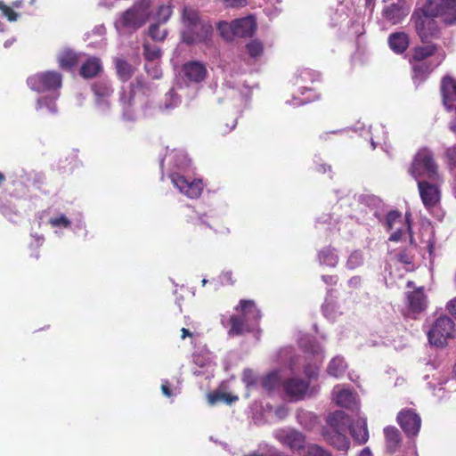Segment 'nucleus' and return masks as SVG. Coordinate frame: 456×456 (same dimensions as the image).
Instances as JSON below:
<instances>
[{
    "instance_id": "f257e3e1",
    "label": "nucleus",
    "mask_w": 456,
    "mask_h": 456,
    "mask_svg": "<svg viewBox=\"0 0 456 456\" xmlns=\"http://www.w3.org/2000/svg\"><path fill=\"white\" fill-rule=\"evenodd\" d=\"M435 18L444 25L456 26V0H427L423 8L414 11L411 21L415 28H425Z\"/></svg>"
},
{
    "instance_id": "f03ea898",
    "label": "nucleus",
    "mask_w": 456,
    "mask_h": 456,
    "mask_svg": "<svg viewBox=\"0 0 456 456\" xmlns=\"http://www.w3.org/2000/svg\"><path fill=\"white\" fill-rule=\"evenodd\" d=\"M61 75L56 71H45L30 76L27 79L29 88L38 93L51 92L52 96L40 97L37 101V110H45L49 113H56L55 101L58 94L55 91L61 86Z\"/></svg>"
},
{
    "instance_id": "7ed1b4c3",
    "label": "nucleus",
    "mask_w": 456,
    "mask_h": 456,
    "mask_svg": "<svg viewBox=\"0 0 456 456\" xmlns=\"http://www.w3.org/2000/svg\"><path fill=\"white\" fill-rule=\"evenodd\" d=\"M237 310L241 311V316L232 315L230 319V336H239L251 331L258 323L261 314L252 300H240Z\"/></svg>"
},
{
    "instance_id": "20e7f679",
    "label": "nucleus",
    "mask_w": 456,
    "mask_h": 456,
    "mask_svg": "<svg viewBox=\"0 0 456 456\" xmlns=\"http://www.w3.org/2000/svg\"><path fill=\"white\" fill-rule=\"evenodd\" d=\"M409 173L418 182L430 180L436 183L440 180L437 165L432 152L427 148L417 152Z\"/></svg>"
},
{
    "instance_id": "39448f33",
    "label": "nucleus",
    "mask_w": 456,
    "mask_h": 456,
    "mask_svg": "<svg viewBox=\"0 0 456 456\" xmlns=\"http://www.w3.org/2000/svg\"><path fill=\"white\" fill-rule=\"evenodd\" d=\"M152 90L153 88L151 84L136 79V83L131 86L128 92L125 90L121 92L119 102L122 106V115L125 120L132 121L135 119L134 107L142 102L144 96L152 92Z\"/></svg>"
},
{
    "instance_id": "423d86ee",
    "label": "nucleus",
    "mask_w": 456,
    "mask_h": 456,
    "mask_svg": "<svg viewBox=\"0 0 456 456\" xmlns=\"http://www.w3.org/2000/svg\"><path fill=\"white\" fill-rule=\"evenodd\" d=\"M456 332L455 323L447 315H440L430 321L427 328L428 342L437 347H444L453 338Z\"/></svg>"
},
{
    "instance_id": "0eeeda50",
    "label": "nucleus",
    "mask_w": 456,
    "mask_h": 456,
    "mask_svg": "<svg viewBox=\"0 0 456 456\" xmlns=\"http://www.w3.org/2000/svg\"><path fill=\"white\" fill-rule=\"evenodd\" d=\"M383 224L387 231L392 232L389 240L398 242L408 239L410 244H414L409 219L403 217L400 212L396 210L389 211Z\"/></svg>"
},
{
    "instance_id": "6e6552de",
    "label": "nucleus",
    "mask_w": 456,
    "mask_h": 456,
    "mask_svg": "<svg viewBox=\"0 0 456 456\" xmlns=\"http://www.w3.org/2000/svg\"><path fill=\"white\" fill-rule=\"evenodd\" d=\"M151 0H140L124 12L118 20H116V27L139 28L142 27L149 19V9Z\"/></svg>"
},
{
    "instance_id": "1a4fd4ad",
    "label": "nucleus",
    "mask_w": 456,
    "mask_h": 456,
    "mask_svg": "<svg viewBox=\"0 0 456 456\" xmlns=\"http://www.w3.org/2000/svg\"><path fill=\"white\" fill-rule=\"evenodd\" d=\"M169 177L179 191L188 198L195 199L201 194L203 189L201 180L187 178L176 171L170 172Z\"/></svg>"
},
{
    "instance_id": "9d476101",
    "label": "nucleus",
    "mask_w": 456,
    "mask_h": 456,
    "mask_svg": "<svg viewBox=\"0 0 456 456\" xmlns=\"http://www.w3.org/2000/svg\"><path fill=\"white\" fill-rule=\"evenodd\" d=\"M332 400L339 407L346 408L352 411H357L360 407L357 395L352 390L345 388L341 385L334 387L332 391Z\"/></svg>"
},
{
    "instance_id": "9b49d317",
    "label": "nucleus",
    "mask_w": 456,
    "mask_h": 456,
    "mask_svg": "<svg viewBox=\"0 0 456 456\" xmlns=\"http://www.w3.org/2000/svg\"><path fill=\"white\" fill-rule=\"evenodd\" d=\"M276 437L281 443L287 445L299 455L301 452H305L307 445L305 444V436L295 429L279 430L276 433Z\"/></svg>"
},
{
    "instance_id": "f8f14e48",
    "label": "nucleus",
    "mask_w": 456,
    "mask_h": 456,
    "mask_svg": "<svg viewBox=\"0 0 456 456\" xmlns=\"http://www.w3.org/2000/svg\"><path fill=\"white\" fill-rule=\"evenodd\" d=\"M397 421L408 436H414L419 432L421 419L411 410L400 411L397 416Z\"/></svg>"
},
{
    "instance_id": "ddd939ff",
    "label": "nucleus",
    "mask_w": 456,
    "mask_h": 456,
    "mask_svg": "<svg viewBox=\"0 0 456 456\" xmlns=\"http://www.w3.org/2000/svg\"><path fill=\"white\" fill-rule=\"evenodd\" d=\"M93 91L95 96V102L97 108L102 111L105 112L110 108L109 98L113 93V89L107 80H100L93 85Z\"/></svg>"
},
{
    "instance_id": "4468645a",
    "label": "nucleus",
    "mask_w": 456,
    "mask_h": 456,
    "mask_svg": "<svg viewBox=\"0 0 456 456\" xmlns=\"http://www.w3.org/2000/svg\"><path fill=\"white\" fill-rule=\"evenodd\" d=\"M282 387L285 394L290 399L297 401L303 399L306 395L309 382L297 377H292L285 380Z\"/></svg>"
},
{
    "instance_id": "2eb2a0df",
    "label": "nucleus",
    "mask_w": 456,
    "mask_h": 456,
    "mask_svg": "<svg viewBox=\"0 0 456 456\" xmlns=\"http://www.w3.org/2000/svg\"><path fill=\"white\" fill-rule=\"evenodd\" d=\"M418 188L426 208H432L440 200V191L437 185L431 184L424 180L418 182Z\"/></svg>"
},
{
    "instance_id": "dca6fc26",
    "label": "nucleus",
    "mask_w": 456,
    "mask_h": 456,
    "mask_svg": "<svg viewBox=\"0 0 456 456\" xmlns=\"http://www.w3.org/2000/svg\"><path fill=\"white\" fill-rule=\"evenodd\" d=\"M409 12L405 0H393L383 10V15L386 19L392 21L393 24L400 22Z\"/></svg>"
},
{
    "instance_id": "f3484780",
    "label": "nucleus",
    "mask_w": 456,
    "mask_h": 456,
    "mask_svg": "<svg viewBox=\"0 0 456 456\" xmlns=\"http://www.w3.org/2000/svg\"><path fill=\"white\" fill-rule=\"evenodd\" d=\"M182 73L186 81L200 83L205 78L207 69L205 66L199 61H190L183 65Z\"/></svg>"
},
{
    "instance_id": "a211bd4d",
    "label": "nucleus",
    "mask_w": 456,
    "mask_h": 456,
    "mask_svg": "<svg viewBox=\"0 0 456 456\" xmlns=\"http://www.w3.org/2000/svg\"><path fill=\"white\" fill-rule=\"evenodd\" d=\"M441 91L445 108L456 110V80L451 77H444L442 80Z\"/></svg>"
},
{
    "instance_id": "6ab92c4d",
    "label": "nucleus",
    "mask_w": 456,
    "mask_h": 456,
    "mask_svg": "<svg viewBox=\"0 0 456 456\" xmlns=\"http://www.w3.org/2000/svg\"><path fill=\"white\" fill-rule=\"evenodd\" d=\"M319 78L318 72L306 68L300 69L295 74V85L300 86L301 94L304 95L306 92H312V89L308 88L306 85L318 81Z\"/></svg>"
},
{
    "instance_id": "aec40b11",
    "label": "nucleus",
    "mask_w": 456,
    "mask_h": 456,
    "mask_svg": "<svg viewBox=\"0 0 456 456\" xmlns=\"http://www.w3.org/2000/svg\"><path fill=\"white\" fill-rule=\"evenodd\" d=\"M409 309L414 314H419L428 307V298L424 294L423 288H419L407 294Z\"/></svg>"
},
{
    "instance_id": "412c9836",
    "label": "nucleus",
    "mask_w": 456,
    "mask_h": 456,
    "mask_svg": "<svg viewBox=\"0 0 456 456\" xmlns=\"http://www.w3.org/2000/svg\"><path fill=\"white\" fill-rule=\"evenodd\" d=\"M212 37V30H183L182 40L187 45H208Z\"/></svg>"
},
{
    "instance_id": "4be33fe9",
    "label": "nucleus",
    "mask_w": 456,
    "mask_h": 456,
    "mask_svg": "<svg viewBox=\"0 0 456 456\" xmlns=\"http://www.w3.org/2000/svg\"><path fill=\"white\" fill-rule=\"evenodd\" d=\"M444 53H441L437 55V62L434 67H430L426 62L418 61L419 63L412 65L413 76L412 78L414 83L422 82L426 79L428 75L434 69L435 67L438 66L444 59Z\"/></svg>"
},
{
    "instance_id": "5701e85b",
    "label": "nucleus",
    "mask_w": 456,
    "mask_h": 456,
    "mask_svg": "<svg viewBox=\"0 0 456 456\" xmlns=\"http://www.w3.org/2000/svg\"><path fill=\"white\" fill-rule=\"evenodd\" d=\"M328 430L346 432L348 428V419L343 411H336L330 413L327 419Z\"/></svg>"
},
{
    "instance_id": "b1692460",
    "label": "nucleus",
    "mask_w": 456,
    "mask_h": 456,
    "mask_svg": "<svg viewBox=\"0 0 456 456\" xmlns=\"http://www.w3.org/2000/svg\"><path fill=\"white\" fill-rule=\"evenodd\" d=\"M256 22L255 16L248 15L246 17L236 19L230 24L224 20H220L216 24V28H256Z\"/></svg>"
},
{
    "instance_id": "393cba45",
    "label": "nucleus",
    "mask_w": 456,
    "mask_h": 456,
    "mask_svg": "<svg viewBox=\"0 0 456 456\" xmlns=\"http://www.w3.org/2000/svg\"><path fill=\"white\" fill-rule=\"evenodd\" d=\"M388 45L394 53H403L409 45L408 35L403 31L395 32L389 36Z\"/></svg>"
},
{
    "instance_id": "a878e982",
    "label": "nucleus",
    "mask_w": 456,
    "mask_h": 456,
    "mask_svg": "<svg viewBox=\"0 0 456 456\" xmlns=\"http://www.w3.org/2000/svg\"><path fill=\"white\" fill-rule=\"evenodd\" d=\"M166 159L168 160V163L173 166L171 172L184 170L190 165V159L186 153L182 150L172 151Z\"/></svg>"
},
{
    "instance_id": "bb28decb",
    "label": "nucleus",
    "mask_w": 456,
    "mask_h": 456,
    "mask_svg": "<svg viewBox=\"0 0 456 456\" xmlns=\"http://www.w3.org/2000/svg\"><path fill=\"white\" fill-rule=\"evenodd\" d=\"M324 436L328 443L338 450L346 451L349 448V442L346 436V432L327 429L324 432Z\"/></svg>"
},
{
    "instance_id": "cd10ccee",
    "label": "nucleus",
    "mask_w": 456,
    "mask_h": 456,
    "mask_svg": "<svg viewBox=\"0 0 456 456\" xmlns=\"http://www.w3.org/2000/svg\"><path fill=\"white\" fill-rule=\"evenodd\" d=\"M102 71V63L96 57H89L82 63L80 74L83 77L90 78L95 77Z\"/></svg>"
},
{
    "instance_id": "c85d7f7f",
    "label": "nucleus",
    "mask_w": 456,
    "mask_h": 456,
    "mask_svg": "<svg viewBox=\"0 0 456 456\" xmlns=\"http://www.w3.org/2000/svg\"><path fill=\"white\" fill-rule=\"evenodd\" d=\"M83 54L71 50H64L58 55L59 65L62 69H71L82 61Z\"/></svg>"
},
{
    "instance_id": "c756f323",
    "label": "nucleus",
    "mask_w": 456,
    "mask_h": 456,
    "mask_svg": "<svg viewBox=\"0 0 456 456\" xmlns=\"http://www.w3.org/2000/svg\"><path fill=\"white\" fill-rule=\"evenodd\" d=\"M347 369V364L340 355L333 357L327 368L328 374L334 378H341Z\"/></svg>"
},
{
    "instance_id": "7c9ffc66",
    "label": "nucleus",
    "mask_w": 456,
    "mask_h": 456,
    "mask_svg": "<svg viewBox=\"0 0 456 456\" xmlns=\"http://www.w3.org/2000/svg\"><path fill=\"white\" fill-rule=\"evenodd\" d=\"M318 258L321 265L330 267H335L338 263L336 250L330 247L322 249L318 254Z\"/></svg>"
},
{
    "instance_id": "2f4dec72",
    "label": "nucleus",
    "mask_w": 456,
    "mask_h": 456,
    "mask_svg": "<svg viewBox=\"0 0 456 456\" xmlns=\"http://www.w3.org/2000/svg\"><path fill=\"white\" fill-rule=\"evenodd\" d=\"M351 435L359 444L368 441L369 433L365 419H360L356 426L351 427Z\"/></svg>"
},
{
    "instance_id": "473e14b6",
    "label": "nucleus",
    "mask_w": 456,
    "mask_h": 456,
    "mask_svg": "<svg viewBox=\"0 0 456 456\" xmlns=\"http://www.w3.org/2000/svg\"><path fill=\"white\" fill-rule=\"evenodd\" d=\"M387 447L391 452H394L399 445L400 443V433L397 428L394 427H387L384 429Z\"/></svg>"
},
{
    "instance_id": "72a5a7b5",
    "label": "nucleus",
    "mask_w": 456,
    "mask_h": 456,
    "mask_svg": "<svg viewBox=\"0 0 456 456\" xmlns=\"http://www.w3.org/2000/svg\"><path fill=\"white\" fill-rule=\"evenodd\" d=\"M172 10L168 5H160L155 14V22L151 24L149 28H158L160 25L166 23L170 18Z\"/></svg>"
},
{
    "instance_id": "f704fd0d",
    "label": "nucleus",
    "mask_w": 456,
    "mask_h": 456,
    "mask_svg": "<svg viewBox=\"0 0 456 456\" xmlns=\"http://www.w3.org/2000/svg\"><path fill=\"white\" fill-rule=\"evenodd\" d=\"M193 363L200 369L208 370L212 367V354L209 352L195 353L192 355Z\"/></svg>"
},
{
    "instance_id": "c9c22d12",
    "label": "nucleus",
    "mask_w": 456,
    "mask_h": 456,
    "mask_svg": "<svg viewBox=\"0 0 456 456\" xmlns=\"http://www.w3.org/2000/svg\"><path fill=\"white\" fill-rule=\"evenodd\" d=\"M364 263V256L361 250H354L347 257L346 267L354 270L362 266Z\"/></svg>"
},
{
    "instance_id": "e433bc0d",
    "label": "nucleus",
    "mask_w": 456,
    "mask_h": 456,
    "mask_svg": "<svg viewBox=\"0 0 456 456\" xmlns=\"http://www.w3.org/2000/svg\"><path fill=\"white\" fill-rule=\"evenodd\" d=\"M254 30H220V36L225 41L233 42L237 37H252Z\"/></svg>"
},
{
    "instance_id": "4c0bfd02",
    "label": "nucleus",
    "mask_w": 456,
    "mask_h": 456,
    "mask_svg": "<svg viewBox=\"0 0 456 456\" xmlns=\"http://www.w3.org/2000/svg\"><path fill=\"white\" fill-rule=\"evenodd\" d=\"M183 20L189 27H197L200 24L198 12L189 7L183 9Z\"/></svg>"
},
{
    "instance_id": "58836bf2",
    "label": "nucleus",
    "mask_w": 456,
    "mask_h": 456,
    "mask_svg": "<svg viewBox=\"0 0 456 456\" xmlns=\"http://www.w3.org/2000/svg\"><path fill=\"white\" fill-rule=\"evenodd\" d=\"M281 381L279 370H273L262 379V386L267 390L274 389Z\"/></svg>"
},
{
    "instance_id": "ea45409f",
    "label": "nucleus",
    "mask_w": 456,
    "mask_h": 456,
    "mask_svg": "<svg viewBox=\"0 0 456 456\" xmlns=\"http://www.w3.org/2000/svg\"><path fill=\"white\" fill-rule=\"evenodd\" d=\"M116 68L118 75L122 80H127L134 73L132 66L124 60H117Z\"/></svg>"
},
{
    "instance_id": "a19ab883",
    "label": "nucleus",
    "mask_w": 456,
    "mask_h": 456,
    "mask_svg": "<svg viewBox=\"0 0 456 456\" xmlns=\"http://www.w3.org/2000/svg\"><path fill=\"white\" fill-rule=\"evenodd\" d=\"M435 52L436 47L434 45L419 46L415 48L412 58L416 61H421L427 57L433 55Z\"/></svg>"
},
{
    "instance_id": "79ce46f5",
    "label": "nucleus",
    "mask_w": 456,
    "mask_h": 456,
    "mask_svg": "<svg viewBox=\"0 0 456 456\" xmlns=\"http://www.w3.org/2000/svg\"><path fill=\"white\" fill-rule=\"evenodd\" d=\"M246 49L251 58H258L263 54L264 45L261 41L253 39L246 45Z\"/></svg>"
},
{
    "instance_id": "37998d69",
    "label": "nucleus",
    "mask_w": 456,
    "mask_h": 456,
    "mask_svg": "<svg viewBox=\"0 0 456 456\" xmlns=\"http://www.w3.org/2000/svg\"><path fill=\"white\" fill-rule=\"evenodd\" d=\"M180 97L175 92L174 89H171L166 95L165 102L163 105H160V109L164 110H170L175 107H177L180 103Z\"/></svg>"
},
{
    "instance_id": "c03bdc74",
    "label": "nucleus",
    "mask_w": 456,
    "mask_h": 456,
    "mask_svg": "<svg viewBox=\"0 0 456 456\" xmlns=\"http://www.w3.org/2000/svg\"><path fill=\"white\" fill-rule=\"evenodd\" d=\"M300 456H331L330 453L325 451L321 446L314 444H308L305 452H300Z\"/></svg>"
},
{
    "instance_id": "a18cd8bd",
    "label": "nucleus",
    "mask_w": 456,
    "mask_h": 456,
    "mask_svg": "<svg viewBox=\"0 0 456 456\" xmlns=\"http://www.w3.org/2000/svg\"><path fill=\"white\" fill-rule=\"evenodd\" d=\"M144 56L149 62H153L155 60L160 57V50L159 47L150 45V44H144Z\"/></svg>"
},
{
    "instance_id": "49530a36",
    "label": "nucleus",
    "mask_w": 456,
    "mask_h": 456,
    "mask_svg": "<svg viewBox=\"0 0 456 456\" xmlns=\"http://www.w3.org/2000/svg\"><path fill=\"white\" fill-rule=\"evenodd\" d=\"M145 69L147 73L155 79L160 78L162 76V71L159 65L156 62H148L145 64Z\"/></svg>"
},
{
    "instance_id": "de8ad7c7",
    "label": "nucleus",
    "mask_w": 456,
    "mask_h": 456,
    "mask_svg": "<svg viewBox=\"0 0 456 456\" xmlns=\"http://www.w3.org/2000/svg\"><path fill=\"white\" fill-rule=\"evenodd\" d=\"M49 224L53 227L62 226L67 228L70 225L71 222L65 215H61L59 216L50 218Z\"/></svg>"
},
{
    "instance_id": "09e8293b",
    "label": "nucleus",
    "mask_w": 456,
    "mask_h": 456,
    "mask_svg": "<svg viewBox=\"0 0 456 456\" xmlns=\"http://www.w3.org/2000/svg\"><path fill=\"white\" fill-rule=\"evenodd\" d=\"M236 400H238L237 396L228 399V398H226L225 395H224V394H210L208 395V402L210 404H215L216 403H217L219 401H224V402H227L228 403H231L232 402L236 401Z\"/></svg>"
},
{
    "instance_id": "8fccbe9b",
    "label": "nucleus",
    "mask_w": 456,
    "mask_h": 456,
    "mask_svg": "<svg viewBox=\"0 0 456 456\" xmlns=\"http://www.w3.org/2000/svg\"><path fill=\"white\" fill-rule=\"evenodd\" d=\"M0 10L3 12V14L10 20L14 21L18 18V13H16L12 8L6 6L4 4L0 2Z\"/></svg>"
},
{
    "instance_id": "3c124183",
    "label": "nucleus",
    "mask_w": 456,
    "mask_h": 456,
    "mask_svg": "<svg viewBox=\"0 0 456 456\" xmlns=\"http://www.w3.org/2000/svg\"><path fill=\"white\" fill-rule=\"evenodd\" d=\"M228 8H241L248 5V0H221Z\"/></svg>"
},
{
    "instance_id": "603ef678",
    "label": "nucleus",
    "mask_w": 456,
    "mask_h": 456,
    "mask_svg": "<svg viewBox=\"0 0 456 456\" xmlns=\"http://www.w3.org/2000/svg\"><path fill=\"white\" fill-rule=\"evenodd\" d=\"M242 379L247 387L255 386L256 384V377L251 370H244Z\"/></svg>"
},
{
    "instance_id": "864d4df0",
    "label": "nucleus",
    "mask_w": 456,
    "mask_h": 456,
    "mask_svg": "<svg viewBox=\"0 0 456 456\" xmlns=\"http://www.w3.org/2000/svg\"><path fill=\"white\" fill-rule=\"evenodd\" d=\"M304 347L307 352L313 354L319 355L322 354V346L316 344L314 341H309L308 345H305Z\"/></svg>"
},
{
    "instance_id": "5fc2aeb1",
    "label": "nucleus",
    "mask_w": 456,
    "mask_h": 456,
    "mask_svg": "<svg viewBox=\"0 0 456 456\" xmlns=\"http://www.w3.org/2000/svg\"><path fill=\"white\" fill-rule=\"evenodd\" d=\"M317 98H318V95L315 94H311L309 96H305L303 99H297V97H294L292 99V102H290V104L293 105V106H299V105H302V104L313 102V101H314Z\"/></svg>"
},
{
    "instance_id": "6e6d98bb",
    "label": "nucleus",
    "mask_w": 456,
    "mask_h": 456,
    "mask_svg": "<svg viewBox=\"0 0 456 456\" xmlns=\"http://www.w3.org/2000/svg\"><path fill=\"white\" fill-rule=\"evenodd\" d=\"M148 37L154 41H161L167 37V30H148Z\"/></svg>"
},
{
    "instance_id": "4d7b16f0",
    "label": "nucleus",
    "mask_w": 456,
    "mask_h": 456,
    "mask_svg": "<svg viewBox=\"0 0 456 456\" xmlns=\"http://www.w3.org/2000/svg\"><path fill=\"white\" fill-rule=\"evenodd\" d=\"M445 156L450 166L456 167V147H451L446 150Z\"/></svg>"
},
{
    "instance_id": "13d9d810",
    "label": "nucleus",
    "mask_w": 456,
    "mask_h": 456,
    "mask_svg": "<svg viewBox=\"0 0 456 456\" xmlns=\"http://www.w3.org/2000/svg\"><path fill=\"white\" fill-rule=\"evenodd\" d=\"M304 372L309 379H315L318 375V367L307 365L305 367Z\"/></svg>"
},
{
    "instance_id": "bf43d9fd",
    "label": "nucleus",
    "mask_w": 456,
    "mask_h": 456,
    "mask_svg": "<svg viewBox=\"0 0 456 456\" xmlns=\"http://www.w3.org/2000/svg\"><path fill=\"white\" fill-rule=\"evenodd\" d=\"M445 307L447 312L456 319V297L448 301Z\"/></svg>"
},
{
    "instance_id": "052dcab7",
    "label": "nucleus",
    "mask_w": 456,
    "mask_h": 456,
    "mask_svg": "<svg viewBox=\"0 0 456 456\" xmlns=\"http://www.w3.org/2000/svg\"><path fill=\"white\" fill-rule=\"evenodd\" d=\"M161 390L163 395H166L167 397H171L174 395L169 388V383L167 380H163L161 385Z\"/></svg>"
},
{
    "instance_id": "680f3d73",
    "label": "nucleus",
    "mask_w": 456,
    "mask_h": 456,
    "mask_svg": "<svg viewBox=\"0 0 456 456\" xmlns=\"http://www.w3.org/2000/svg\"><path fill=\"white\" fill-rule=\"evenodd\" d=\"M289 413V410L287 407L285 406H281V407H278L276 410H275V415L279 418V419H283L285 418Z\"/></svg>"
},
{
    "instance_id": "e2e57ef3",
    "label": "nucleus",
    "mask_w": 456,
    "mask_h": 456,
    "mask_svg": "<svg viewBox=\"0 0 456 456\" xmlns=\"http://www.w3.org/2000/svg\"><path fill=\"white\" fill-rule=\"evenodd\" d=\"M322 279L328 285L336 284L338 281V277L335 275H322Z\"/></svg>"
},
{
    "instance_id": "0e129e2a",
    "label": "nucleus",
    "mask_w": 456,
    "mask_h": 456,
    "mask_svg": "<svg viewBox=\"0 0 456 456\" xmlns=\"http://www.w3.org/2000/svg\"><path fill=\"white\" fill-rule=\"evenodd\" d=\"M299 361V357L297 356H295V357H292L289 361V368L290 369L291 371H296L297 370V364Z\"/></svg>"
},
{
    "instance_id": "69168bd1",
    "label": "nucleus",
    "mask_w": 456,
    "mask_h": 456,
    "mask_svg": "<svg viewBox=\"0 0 456 456\" xmlns=\"http://www.w3.org/2000/svg\"><path fill=\"white\" fill-rule=\"evenodd\" d=\"M361 283V278L359 276H354L348 281V285L353 288H357Z\"/></svg>"
},
{
    "instance_id": "338daca9",
    "label": "nucleus",
    "mask_w": 456,
    "mask_h": 456,
    "mask_svg": "<svg viewBox=\"0 0 456 456\" xmlns=\"http://www.w3.org/2000/svg\"><path fill=\"white\" fill-rule=\"evenodd\" d=\"M222 282L223 283H232V273L231 272H225L223 273L222 277Z\"/></svg>"
},
{
    "instance_id": "774afa93",
    "label": "nucleus",
    "mask_w": 456,
    "mask_h": 456,
    "mask_svg": "<svg viewBox=\"0 0 456 456\" xmlns=\"http://www.w3.org/2000/svg\"><path fill=\"white\" fill-rule=\"evenodd\" d=\"M398 259L400 262L404 263V264H410L411 262V257L406 254H400L398 256Z\"/></svg>"
}]
</instances>
